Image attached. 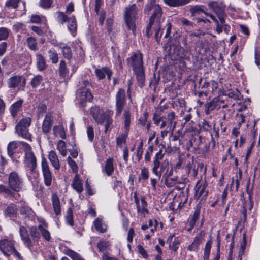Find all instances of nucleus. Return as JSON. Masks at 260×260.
Listing matches in <instances>:
<instances>
[{
  "mask_svg": "<svg viewBox=\"0 0 260 260\" xmlns=\"http://www.w3.org/2000/svg\"><path fill=\"white\" fill-rule=\"evenodd\" d=\"M200 213V210L199 209H197L194 211V213L191 217L189 222V226H190V229L189 230V231L191 230L195 225L196 221L199 219Z\"/></svg>",
  "mask_w": 260,
  "mask_h": 260,
  "instance_id": "obj_44",
  "label": "nucleus"
},
{
  "mask_svg": "<svg viewBox=\"0 0 260 260\" xmlns=\"http://www.w3.org/2000/svg\"><path fill=\"white\" fill-rule=\"evenodd\" d=\"M43 80L40 75H36L31 80L30 85L32 88H36L39 86Z\"/></svg>",
  "mask_w": 260,
  "mask_h": 260,
  "instance_id": "obj_52",
  "label": "nucleus"
},
{
  "mask_svg": "<svg viewBox=\"0 0 260 260\" xmlns=\"http://www.w3.org/2000/svg\"><path fill=\"white\" fill-rule=\"evenodd\" d=\"M8 187L12 191L15 192H19L24 188L23 180L16 172H12L9 174Z\"/></svg>",
  "mask_w": 260,
  "mask_h": 260,
  "instance_id": "obj_6",
  "label": "nucleus"
},
{
  "mask_svg": "<svg viewBox=\"0 0 260 260\" xmlns=\"http://www.w3.org/2000/svg\"><path fill=\"white\" fill-rule=\"evenodd\" d=\"M226 17V14L220 15L218 17L219 21L216 24V31L218 34H221L224 31L226 34H228L230 30V26L225 23V19Z\"/></svg>",
  "mask_w": 260,
  "mask_h": 260,
  "instance_id": "obj_14",
  "label": "nucleus"
},
{
  "mask_svg": "<svg viewBox=\"0 0 260 260\" xmlns=\"http://www.w3.org/2000/svg\"><path fill=\"white\" fill-rule=\"evenodd\" d=\"M36 56V64L38 69L40 71H43L46 68V63L44 57L39 54H37Z\"/></svg>",
  "mask_w": 260,
  "mask_h": 260,
  "instance_id": "obj_37",
  "label": "nucleus"
},
{
  "mask_svg": "<svg viewBox=\"0 0 260 260\" xmlns=\"http://www.w3.org/2000/svg\"><path fill=\"white\" fill-rule=\"evenodd\" d=\"M99 15L98 18V22L99 25L102 26L104 24V22L106 17V13L103 10H101L100 11L99 14H97Z\"/></svg>",
  "mask_w": 260,
  "mask_h": 260,
  "instance_id": "obj_59",
  "label": "nucleus"
},
{
  "mask_svg": "<svg viewBox=\"0 0 260 260\" xmlns=\"http://www.w3.org/2000/svg\"><path fill=\"white\" fill-rule=\"evenodd\" d=\"M26 42L27 44L28 47L32 50H37V41L36 39L32 37H28L26 39Z\"/></svg>",
  "mask_w": 260,
  "mask_h": 260,
  "instance_id": "obj_46",
  "label": "nucleus"
},
{
  "mask_svg": "<svg viewBox=\"0 0 260 260\" xmlns=\"http://www.w3.org/2000/svg\"><path fill=\"white\" fill-rule=\"evenodd\" d=\"M208 6L210 9L215 13L217 17H219V15H223L225 14L224 9L216 2L210 1L208 2Z\"/></svg>",
  "mask_w": 260,
  "mask_h": 260,
  "instance_id": "obj_25",
  "label": "nucleus"
},
{
  "mask_svg": "<svg viewBox=\"0 0 260 260\" xmlns=\"http://www.w3.org/2000/svg\"><path fill=\"white\" fill-rule=\"evenodd\" d=\"M71 186L72 188L78 193H81L83 191V184L78 174H76L75 175L73 178Z\"/></svg>",
  "mask_w": 260,
  "mask_h": 260,
  "instance_id": "obj_24",
  "label": "nucleus"
},
{
  "mask_svg": "<svg viewBox=\"0 0 260 260\" xmlns=\"http://www.w3.org/2000/svg\"><path fill=\"white\" fill-rule=\"evenodd\" d=\"M108 246V243L104 241H100L97 244V247L99 251L102 252L103 254L104 253H106L105 251L107 249Z\"/></svg>",
  "mask_w": 260,
  "mask_h": 260,
  "instance_id": "obj_55",
  "label": "nucleus"
},
{
  "mask_svg": "<svg viewBox=\"0 0 260 260\" xmlns=\"http://www.w3.org/2000/svg\"><path fill=\"white\" fill-rule=\"evenodd\" d=\"M202 241V238L201 237L196 236L193 242L188 247L187 249L190 251H197Z\"/></svg>",
  "mask_w": 260,
  "mask_h": 260,
  "instance_id": "obj_40",
  "label": "nucleus"
},
{
  "mask_svg": "<svg viewBox=\"0 0 260 260\" xmlns=\"http://www.w3.org/2000/svg\"><path fill=\"white\" fill-rule=\"evenodd\" d=\"M52 0H40V6L45 9L49 8L52 4Z\"/></svg>",
  "mask_w": 260,
  "mask_h": 260,
  "instance_id": "obj_62",
  "label": "nucleus"
},
{
  "mask_svg": "<svg viewBox=\"0 0 260 260\" xmlns=\"http://www.w3.org/2000/svg\"><path fill=\"white\" fill-rule=\"evenodd\" d=\"M162 15V10L159 5H155L154 7V10L149 19V22L147 26L146 30V35L147 37H150L152 32L151 28L155 24H160L162 22L161 17Z\"/></svg>",
  "mask_w": 260,
  "mask_h": 260,
  "instance_id": "obj_4",
  "label": "nucleus"
},
{
  "mask_svg": "<svg viewBox=\"0 0 260 260\" xmlns=\"http://www.w3.org/2000/svg\"><path fill=\"white\" fill-rule=\"evenodd\" d=\"M48 224L45 222L43 221L42 224L38 225V229L40 232L43 238L47 242H49L51 240V236L50 233L47 230Z\"/></svg>",
  "mask_w": 260,
  "mask_h": 260,
  "instance_id": "obj_21",
  "label": "nucleus"
},
{
  "mask_svg": "<svg viewBox=\"0 0 260 260\" xmlns=\"http://www.w3.org/2000/svg\"><path fill=\"white\" fill-rule=\"evenodd\" d=\"M8 87L11 88H23L26 84L25 79L21 75H16L9 78L7 81Z\"/></svg>",
  "mask_w": 260,
  "mask_h": 260,
  "instance_id": "obj_10",
  "label": "nucleus"
},
{
  "mask_svg": "<svg viewBox=\"0 0 260 260\" xmlns=\"http://www.w3.org/2000/svg\"><path fill=\"white\" fill-rule=\"evenodd\" d=\"M112 24H113V19L111 18H108L106 20V29L108 32V35L111 38L113 35L112 32Z\"/></svg>",
  "mask_w": 260,
  "mask_h": 260,
  "instance_id": "obj_51",
  "label": "nucleus"
},
{
  "mask_svg": "<svg viewBox=\"0 0 260 260\" xmlns=\"http://www.w3.org/2000/svg\"><path fill=\"white\" fill-rule=\"evenodd\" d=\"M112 179L113 181V189H116L118 188H122V182L121 180H118L116 177H112Z\"/></svg>",
  "mask_w": 260,
  "mask_h": 260,
  "instance_id": "obj_60",
  "label": "nucleus"
},
{
  "mask_svg": "<svg viewBox=\"0 0 260 260\" xmlns=\"http://www.w3.org/2000/svg\"><path fill=\"white\" fill-rule=\"evenodd\" d=\"M53 123V116L51 113H47L42 124V129L43 133L47 134L50 132Z\"/></svg>",
  "mask_w": 260,
  "mask_h": 260,
  "instance_id": "obj_15",
  "label": "nucleus"
},
{
  "mask_svg": "<svg viewBox=\"0 0 260 260\" xmlns=\"http://www.w3.org/2000/svg\"><path fill=\"white\" fill-rule=\"evenodd\" d=\"M78 96L82 106H85V103L87 101L91 102L93 99L92 94L86 88H83L79 89L78 91Z\"/></svg>",
  "mask_w": 260,
  "mask_h": 260,
  "instance_id": "obj_17",
  "label": "nucleus"
},
{
  "mask_svg": "<svg viewBox=\"0 0 260 260\" xmlns=\"http://www.w3.org/2000/svg\"><path fill=\"white\" fill-rule=\"evenodd\" d=\"M41 170L45 185L46 186H50L53 177L47 160L44 157H42L41 159Z\"/></svg>",
  "mask_w": 260,
  "mask_h": 260,
  "instance_id": "obj_8",
  "label": "nucleus"
},
{
  "mask_svg": "<svg viewBox=\"0 0 260 260\" xmlns=\"http://www.w3.org/2000/svg\"><path fill=\"white\" fill-rule=\"evenodd\" d=\"M139 10L135 4L127 7L125 9L124 20L129 30H131L134 35L136 34V20L138 18Z\"/></svg>",
  "mask_w": 260,
  "mask_h": 260,
  "instance_id": "obj_2",
  "label": "nucleus"
},
{
  "mask_svg": "<svg viewBox=\"0 0 260 260\" xmlns=\"http://www.w3.org/2000/svg\"><path fill=\"white\" fill-rule=\"evenodd\" d=\"M165 119L168 122V128H169V130H171L172 133L177 124V121L175 120L176 116L175 112L172 111L168 113L167 115L165 116Z\"/></svg>",
  "mask_w": 260,
  "mask_h": 260,
  "instance_id": "obj_20",
  "label": "nucleus"
},
{
  "mask_svg": "<svg viewBox=\"0 0 260 260\" xmlns=\"http://www.w3.org/2000/svg\"><path fill=\"white\" fill-rule=\"evenodd\" d=\"M115 100L116 116H118L126 104L125 93L123 89H119L115 95Z\"/></svg>",
  "mask_w": 260,
  "mask_h": 260,
  "instance_id": "obj_7",
  "label": "nucleus"
},
{
  "mask_svg": "<svg viewBox=\"0 0 260 260\" xmlns=\"http://www.w3.org/2000/svg\"><path fill=\"white\" fill-rule=\"evenodd\" d=\"M53 133L55 137L59 136L62 139H64L66 138V134L62 125L54 126L53 128Z\"/></svg>",
  "mask_w": 260,
  "mask_h": 260,
  "instance_id": "obj_35",
  "label": "nucleus"
},
{
  "mask_svg": "<svg viewBox=\"0 0 260 260\" xmlns=\"http://www.w3.org/2000/svg\"><path fill=\"white\" fill-rule=\"evenodd\" d=\"M59 72V75L63 77H66L69 72L66 62L63 60H61L60 62Z\"/></svg>",
  "mask_w": 260,
  "mask_h": 260,
  "instance_id": "obj_49",
  "label": "nucleus"
},
{
  "mask_svg": "<svg viewBox=\"0 0 260 260\" xmlns=\"http://www.w3.org/2000/svg\"><path fill=\"white\" fill-rule=\"evenodd\" d=\"M57 149L62 156L67 155L66 144L62 140H59L57 145Z\"/></svg>",
  "mask_w": 260,
  "mask_h": 260,
  "instance_id": "obj_45",
  "label": "nucleus"
},
{
  "mask_svg": "<svg viewBox=\"0 0 260 260\" xmlns=\"http://www.w3.org/2000/svg\"><path fill=\"white\" fill-rule=\"evenodd\" d=\"M17 208L16 206L13 203L10 204L4 210V215L5 217H11L15 216L17 213Z\"/></svg>",
  "mask_w": 260,
  "mask_h": 260,
  "instance_id": "obj_30",
  "label": "nucleus"
},
{
  "mask_svg": "<svg viewBox=\"0 0 260 260\" xmlns=\"http://www.w3.org/2000/svg\"><path fill=\"white\" fill-rule=\"evenodd\" d=\"M102 172L105 173L107 176H111L114 172L113 159L112 158H108L105 165L102 169Z\"/></svg>",
  "mask_w": 260,
  "mask_h": 260,
  "instance_id": "obj_28",
  "label": "nucleus"
},
{
  "mask_svg": "<svg viewBox=\"0 0 260 260\" xmlns=\"http://www.w3.org/2000/svg\"><path fill=\"white\" fill-rule=\"evenodd\" d=\"M123 116L124 118V129L126 132L129 131V128L131 123V114L129 110H124L123 113Z\"/></svg>",
  "mask_w": 260,
  "mask_h": 260,
  "instance_id": "obj_43",
  "label": "nucleus"
},
{
  "mask_svg": "<svg viewBox=\"0 0 260 260\" xmlns=\"http://www.w3.org/2000/svg\"><path fill=\"white\" fill-rule=\"evenodd\" d=\"M66 253L67 255L70 256L73 260H85L83 259L79 254L71 249H67Z\"/></svg>",
  "mask_w": 260,
  "mask_h": 260,
  "instance_id": "obj_48",
  "label": "nucleus"
},
{
  "mask_svg": "<svg viewBox=\"0 0 260 260\" xmlns=\"http://www.w3.org/2000/svg\"><path fill=\"white\" fill-rule=\"evenodd\" d=\"M19 232L21 239L23 242L24 245L31 250L33 247V244H32V241L29 236L27 230L25 226H20Z\"/></svg>",
  "mask_w": 260,
  "mask_h": 260,
  "instance_id": "obj_13",
  "label": "nucleus"
},
{
  "mask_svg": "<svg viewBox=\"0 0 260 260\" xmlns=\"http://www.w3.org/2000/svg\"><path fill=\"white\" fill-rule=\"evenodd\" d=\"M164 3L171 7H179L189 4L191 0H163Z\"/></svg>",
  "mask_w": 260,
  "mask_h": 260,
  "instance_id": "obj_26",
  "label": "nucleus"
},
{
  "mask_svg": "<svg viewBox=\"0 0 260 260\" xmlns=\"http://www.w3.org/2000/svg\"><path fill=\"white\" fill-rule=\"evenodd\" d=\"M90 114L96 122L100 124L104 123L105 112L102 108L98 106L92 107L90 109Z\"/></svg>",
  "mask_w": 260,
  "mask_h": 260,
  "instance_id": "obj_12",
  "label": "nucleus"
},
{
  "mask_svg": "<svg viewBox=\"0 0 260 260\" xmlns=\"http://www.w3.org/2000/svg\"><path fill=\"white\" fill-rule=\"evenodd\" d=\"M22 143H25L24 141H12L10 142L7 146V151L8 155L12 157L13 154L15 152L16 149L20 146H21L22 148L23 149V144Z\"/></svg>",
  "mask_w": 260,
  "mask_h": 260,
  "instance_id": "obj_23",
  "label": "nucleus"
},
{
  "mask_svg": "<svg viewBox=\"0 0 260 260\" xmlns=\"http://www.w3.org/2000/svg\"><path fill=\"white\" fill-rule=\"evenodd\" d=\"M23 150L25 152L24 164L25 166L30 170V174L28 175V178L31 182L37 181L39 177L38 173L36 171L37 159L32 151L31 146L27 143H22Z\"/></svg>",
  "mask_w": 260,
  "mask_h": 260,
  "instance_id": "obj_1",
  "label": "nucleus"
},
{
  "mask_svg": "<svg viewBox=\"0 0 260 260\" xmlns=\"http://www.w3.org/2000/svg\"><path fill=\"white\" fill-rule=\"evenodd\" d=\"M29 236L33 242H37L40 239V232L36 226H31L29 228Z\"/></svg>",
  "mask_w": 260,
  "mask_h": 260,
  "instance_id": "obj_27",
  "label": "nucleus"
},
{
  "mask_svg": "<svg viewBox=\"0 0 260 260\" xmlns=\"http://www.w3.org/2000/svg\"><path fill=\"white\" fill-rule=\"evenodd\" d=\"M23 101L18 100L13 104L10 108V112L13 117L17 116L18 112L21 110Z\"/></svg>",
  "mask_w": 260,
  "mask_h": 260,
  "instance_id": "obj_29",
  "label": "nucleus"
},
{
  "mask_svg": "<svg viewBox=\"0 0 260 260\" xmlns=\"http://www.w3.org/2000/svg\"><path fill=\"white\" fill-rule=\"evenodd\" d=\"M95 229L100 233H104L106 231V225L103 222L102 219L98 217L94 221Z\"/></svg>",
  "mask_w": 260,
  "mask_h": 260,
  "instance_id": "obj_39",
  "label": "nucleus"
},
{
  "mask_svg": "<svg viewBox=\"0 0 260 260\" xmlns=\"http://www.w3.org/2000/svg\"><path fill=\"white\" fill-rule=\"evenodd\" d=\"M242 172L239 171L238 173H237L234 177L233 178L232 182L230 184L231 188L232 190L238 191L239 182L241 180Z\"/></svg>",
  "mask_w": 260,
  "mask_h": 260,
  "instance_id": "obj_33",
  "label": "nucleus"
},
{
  "mask_svg": "<svg viewBox=\"0 0 260 260\" xmlns=\"http://www.w3.org/2000/svg\"><path fill=\"white\" fill-rule=\"evenodd\" d=\"M67 160L70 168L74 173H77L78 171V166L76 162L73 160L70 156L67 158Z\"/></svg>",
  "mask_w": 260,
  "mask_h": 260,
  "instance_id": "obj_58",
  "label": "nucleus"
},
{
  "mask_svg": "<svg viewBox=\"0 0 260 260\" xmlns=\"http://www.w3.org/2000/svg\"><path fill=\"white\" fill-rule=\"evenodd\" d=\"M68 28L73 36L77 32V21L75 16H72L68 19Z\"/></svg>",
  "mask_w": 260,
  "mask_h": 260,
  "instance_id": "obj_31",
  "label": "nucleus"
},
{
  "mask_svg": "<svg viewBox=\"0 0 260 260\" xmlns=\"http://www.w3.org/2000/svg\"><path fill=\"white\" fill-rule=\"evenodd\" d=\"M49 56L53 63H56L58 61V54L54 50H49Z\"/></svg>",
  "mask_w": 260,
  "mask_h": 260,
  "instance_id": "obj_56",
  "label": "nucleus"
},
{
  "mask_svg": "<svg viewBox=\"0 0 260 260\" xmlns=\"http://www.w3.org/2000/svg\"><path fill=\"white\" fill-rule=\"evenodd\" d=\"M128 63L133 67V71L144 68L143 66L142 54L140 52L135 53L127 59Z\"/></svg>",
  "mask_w": 260,
  "mask_h": 260,
  "instance_id": "obj_11",
  "label": "nucleus"
},
{
  "mask_svg": "<svg viewBox=\"0 0 260 260\" xmlns=\"http://www.w3.org/2000/svg\"><path fill=\"white\" fill-rule=\"evenodd\" d=\"M204 6L203 5H195L191 6L189 9V12L192 16H194L196 14H200L201 13L204 14L206 12L204 10Z\"/></svg>",
  "mask_w": 260,
  "mask_h": 260,
  "instance_id": "obj_42",
  "label": "nucleus"
},
{
  "mask_svg": "<svg viewBox=\"0 0 260 260\" xmlns=\"http://www.w3.org/2000/svg\"><path fill=\"white\" fill-rule=\"evenodd\" d=\"M52 202L55 214L57 216L60 215L61 213L60 201L58 197L56 194H52Z\"/></svg>",
  "mask_w": 260,
  "mask_h": 260,
  "instance_id": "obj_32",
  "label": "nucleus"
},
{
  "mask_svg": "<svg viewBox=\"0 0 260 260\" xmlns=\"http://www.w3.org/2000/svg\"><path fill=\"white\" fill-rule=\"evenodd\" d=\"M153 28L155 31V39L157 42L159 43L162 34V30L161 29V23L155 24L153 25L151 29Z\"/></svg>",
  "mask_w": 260,
  "mask_h": 260,
  "instance_id": "obj_41",
  "label": "nucleus"
},
{
  "mask_svg": "<svg viewBox=\"0 0 260 260\" xmlns=\"http://www.w3.org/2000/svg\"><path fill=\"white\" fill-rule=\"evenodd\" d=\"M113 114V111L112 110H107L105 112V121L106 122L105 126V131L106 132L109 128L110 127L111 125L112 124L113 120L111 116Z\"/></svg>",
  "mask_w": 260,
  "mask_h": 260,
  "instance_id": "obj_38",
  "label": "nucleus"
},
{
  "mask_svg": "<svg viewBox=\"0 0 260 260\" xmlns=\"http://www.w3.org/2000/svg\"><path fill=\"white\" fill-rule=\"evenodd\" d=\"M164 153H163L162 149H160L157 152L153 160V166L152 168V172L160 179L162 172L165 171V166L161 164L160 161L163 159Z\"/></svg>",
  "mask_w": 260,
  "mask_h": 260,
  "instance_id": "obj_5",
  "label": "nucleus"
},
{
  "mask_svg": "<svg viewBox=\"0 0 260 260\" xmlns=\"http://www.w3.org/2000/svg\"><path fill=\"white\" fill-rule=\"evenodd\" d=\"M9 34V30L5 27L0 28V41L7 39Z\"/></svg>",
  "mask_w": 260,
  "mask_h": 260,
  "instance_id": "obj_54",
  "label": "nucleus"
},
{
  "mask_svg": "<svg viewBox=\"0 0 260 260\" xmlns=\"http://www.w3.org/2000/svg\"><path fill=\"white\" fill-rule=\"evenodd\" d=\"M143 142L141 141L137 149L136 156L138 161H139L142 158L143 153Z\"/></svg>",
  "mask_w": 260,
  "mask_h": 260,
  "instance_id": "obj_57",
  "label": "nucleus"
},
{
  "mask_svg": "<svg viewBox=\"0 0 260 260\" xmlns=\"http://www.w3.org/2000/svg\"><path fill=\"white\" fill-rule=\"evenodd\" d=\"M62 52L64 57L70 59L72 56V51L70 47L63 46L62 48Z\"/></svg>",
  "mask_w": 260,
  "mask_h": 260,
  "instance_id": "obj_53",
  "label": "nucleus"
},
{
  "mask_svg": "<svg viewBox=\"0 0 260 260\" xmlns=\"http://www.w3.org/2000/svg\"><path fill=\"white\" fill-rule=\"evenodd\" d=\"M31 121L30 117H26L21 119L15 126V133L23 139L31 140V135L28 131Z\"/></svg>",
  "mask_w": 260,
  "mask_h": 260,
  "instance_id": "obj_3",
  "label": "nucleus"
},
{
  "mask_svg": "<svg viewBox=\"0 0 260 260\" xmlns=\"http://www.w3.org/2000/svg\"><path fill=\"white\" fill-rule=\"evenodd\" d=\"M136 76V78L138 82V86L142 87L145 82V75L144 68L138 69L134 71Z\"/></svg>",
  "mask_w": 260,
  "mask_h": 260,
  "instance_id": "obj_34",
  "label": "nucleus"
},
{
  "mask_svg": "<svg viewBox=\"0 0 260 260\" xmlns=\"http://www.w3.org/2000/svg\"><path fill=\"white\" fill-rule=\"evenodd\" d=\"M95 74L99 79H103L107 75L108 80H110L111 77L112 75V72L108 67H105L95 70Z\"/></svg>",
  "mask_w": 260,
  "mask_h": 260,
  "instance_id": "obj_19",
  "label": "nucleus"
},
{
  "mask_svg": "<svg viewBox=\"0 0 260 260\" xmlns=\"http://www.w3.org/2000/svg\"><path fill=\"white\" fill-rule=\"evenodd\" d=\"M14 249V241L12 240L4 239L0 241V250L5 256L9 257Z\"/></svg>",
  "mask_w": 260,
  "mask_h": 260,
  "instance_id": "obj_9",
  "label": "nucleus"
},
{
  "mask_svg": "<svg viewBox=\"0 0 260 260\" xmlns=\"http://www.w3.org/2000/svg\"><path fill=\"white\" fill-rule=\"evenodd\" d=\"M48 157L54 169L59 171L60 169V162L56 153L53 150L50 151L48 153Z\"/></svg>",
  "mask_w": 260,
  "mask_h": 260,
  "instance_id": "obj_22",
  "label": "nucleus"
},
{
  "mask_svg": "<svg viewBox=\"0 0 260 260\" xmlns=\"http://www.w3.org/2000/svg\"><path fill=\"white\" fill-rule=\"evenodd\" d=\"M20 213L23 215L24 217L28 218H32L34 217L35 213L32 209L27 206H22L20 208Z\"/></svg>",
  "mask_w": 260,
  "mask_h": 260,
  "instance_id": "obj_36",
  "label": "nucleus"
},
{
  "mask_svg": "<svg viewBox=\"0 0 260 260\" xmlns=\"http://www.w3.org/2000/svg\"><path fill=\"white\" fill-rule=\"evenodd\" d=\"M141 175L142 179H148L149 177V172L148 169L145 167L141 168Z\"/></svg>",
  "mask_w": 260,
  "mask_h": 260,
  "instance_id": "obj_63",
  "label": "nucleus"
},
{
  "mask_svg": "<svg viewBox=\"0 0 260 260\" xmlns=\"http://www.w3.org/2000/svg\"><path fill=\"white\" fill-rule=\"evenodd\" d=\"M223 101L221 100L219 97H215L213 100L206 104L205 106V112L206 114H209L212 111L216 108L221 107V104Z\"/></svg>",
  "mask_w": 260,
  "mask_h": 260,
  "instance_id": "obj_16",
  "label": "nucleus"
},
{
  "mask_svg": "<svg viewBox=\"0 0 260 260\" xmlns=\"http://www.w3.org/2000/svg\"><path fill=\"white\" fill-rule=\"evenodd\" d=\"M56 19L58 22L63 24L64 22H67L69 18L62 12H57L55 14Z\"/></svg>",
  "mask_w": 260,
  "mask_h": 260,
  "instance_id": "obj_50",
  "label": "nucleus"
},
{
  "mask_svg": "<svg viewBox=\"0 0 260 260\" xmlns=\"http://www.w3.org/2000/svg\"><path fill=\"white\" fill-rule=\"evenodd\" d=\"M141 211L140 213L145 214L148 212L147 209L146 208L147 206V202L145 201L144 197H142L141 199Z\"/></svg>",
  "mask_w": 260,
  "mask_h": 260,
  "instance_id": "obj_61",
  "label": "nucleus"
},
{
  "mask_svg": "<svg viewBox=\"0 0 260 260\" xmlns=\"http://www.w3.org/2000/svg\"><path fill=\"white\" fill-rule=\"evenodd\" d=\"M128 132H126L121 134L116 138V145L119 147H122V144H124L126 142V138L127 137Z\"/></svg>",
  "mask_w": 260,
  "mask_h": 260,
  "instance_id": "obj_47",
  "label": "nucleus"
},
{
  "mask_svg": "<svg viewBox=\"0 0 260 260\" xmlns=\"http://www.w3.org/2000/svg\"><path fill=\"white\" fill-rule=\"evenodd\" d=\"M20 0H8L6 3V6L8 7L16 8Z\"/></svg>",
  "mask_w": 260,
  "mask_h": 260,
  "instance_id": "obj_64",
  "label": "nucleus"
},
{
  "mask_svg": "<svg viewBox=\"0 0 260 260\" xmlns=\"http://www.w3.org/2000/svg\"><path fill=\"white\" fill-rule=\"evenodd\" d=\"M207 186V183L205 180L203 181L201 180L198 181L194 188L196 196L198 197V198L200 197L202 195L206 197L208 193V191H205Z\"/></svg>",
  "mask_w": 260,
  "mask_h": 260,
  "instance_id": "obj_18",
  "label": "nucleus"
}]
</instances>
